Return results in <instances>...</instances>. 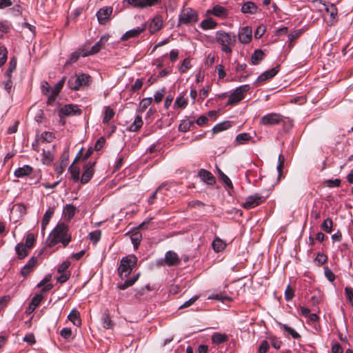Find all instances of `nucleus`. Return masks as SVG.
I'll use <instances>...</instances> for the list:
<instances>
[{"label": "nucleus", "mask_w": 353, "mask_h": 353, "mask_svg": "<svg viewBox=\"0 0 353 353\" xmlns=\"http://www.w3.org/2000/svg\"><path fill=\"white\" fill-rule=\"evenodd\" d=\"M69 228L64 223H59L49 236L47 243L49 247H53L59 243H61L63 247H66L71 241V235L69 234Z\"/></svg>", "instance_id": "obj_1"}, {"label": "nucleus", "mask_w": 353, "mask_h": 353, "mask_svg": "<svg viewBox=\"0 0 353 353\" xmlns=\"http://www.w3.org/2000/svg\"><path fill=\"white\" fill-rule=\"evenodd\" d=\"M216 39L217 43L221 46L222 50L226 53L232 51V47L236 42V37L234 34L221 30L216 32Z\"/></svg>", "instance_id": "obj_2"}, {"label": "nucleus", "mask_w": 353, "mask_h": 353, "mask_svg": "<svg viewBox=\"0 0 353 353\" xmlns=\"http://www.w3.org/2000/svg\"><path fill=\"white\" fill-rule=\"evenodd\" d=\"M137 258L133 255H128L123 257L121 261L118 272L121 279L127 277L137 265Z\"/></svg>", "instance_id": "obj_3"}, {"label": "nucleus", "mask_w": 353, "mask_h": 353, "mask_svg": "<svg viewBox=\"0 0 353 353\" xmlns=\"http://www.w3.org/2000/svg\"><path fill=\"white\" fill-rule=\"evenodd\" d=\"M90 76L85 74H75L70 77L68 85L71 90H78L81 86L88 85Z\"/></svg>", "instance_id": "obj_4"}, {"label": "nucleus", "mask_w": 353, "mask_h": 353, "mask_svg": "<svg viewBox=\"0 0 353 353\" xmlns=\"http://www.w3.org/2000/svg\"><path fill=\"white\" fill-rule=\"evenodd\" d=\"M198 19L196 11L190 8L183 9L179 17V26L194 23L197 22Z\"/></svg>", "instance_id": "obj_5"}, {"label": "nucleus", "mask_w": 353, "mask_h": 353, "mask_svg": "<svg viewBox=\"0 0 353 353\" xmlns=\"http://www.w3.org/2000/svg\"><path fill=\"white\" fill-rule=\"evenodd\" d=\"M283 117L279 114L270 113L264 115L261 119V123L264 125H274L283 121Z\"/></svg>", "instance_id": "obj_6"}, {"label": "nucleus", "mask_w": 353, "mask_h": 353, "mask_svg": "<svg viewBox=\"0 0 353 353\" xmlns=\"http://www.w3.org/2000/svg\"><path fill=\"white\" fill-rule=\"evenodd\" d=\"M265 201V197L259 194H254L247 197L244 202V208L250 209L255 208Z\"/></svg>", "instance_id": "obj_7"}, {"label": "nucleus", "mask_w": 353, "mask_h": 353, "mask_svg": "<svg viewBox=\"0 0 353 353\" xmlns=\"http://www.w3.org/2000/svg\"><path fill=\"white\" fill-rule=\"evenodd\" d=\"M279 72V68L275 67L270 70H268L264 72H263L261 75L258 77L256 80L254 82L256 86H259L265 82L267 80L272 79Z\"/></svg>", "instance_id": "obj_8"}, {"label": "nucleus", "mask_w": 353, "mask_h": 353, "mask_svg": "<svg viewBox=\"0 0 353 353\" xmlns=\"http://www.w3.org/2000/svg\"><path fill=\"white\" fill-rule=\"evenodd\" d=\"M82 110L78 108L77 105L68 104L64 105L59 110V115L65 117L80 115Z\"/></svg>", "instance_id": "obj_9"}, {"label": "nucleus", "mask_w": 353, "mask_h": 353, "mask_svg": "<svg viewBox=\"0 0 353 353\" xmlns=\"http://www.w3.org/2000/svg\"><path fill=\"white\" fill-rule=\"evenodd\" d=\"M94 164L95 162L92 163L89 161L86 165H85L83 167V172L81 177V183H86L91 179L94 172Z\"/></svg>", "instance_id": "obj_10"}, {"label": "nucleus", "mask_w": 353, "mask_h": 353, "mask_svg": "<svg viewBox=\"0 0 353 353\" xmlns=\"http://www.w3.org/2000/svg\"><path fill=\"white\" fill-rule=\"evenodd\" d=\"M108 35H104L101 37L100 40L91 48L90 51L85 52L82 54V57H87L88 55L94 54L99 52V50L104 46L105 43L108 41Z\"/></svg>", "instance_id": "obj_11"}, {"label": "nucleus", "mask_w": 353, "mask_h": 353, "mask_svg": "<svg viewBox=\"0 0 353 353\" xmlns=\"http://www.w3.org/2000/svg\"><path fill=\"white\" fill-rule=\"evenodd\" d=\"M112 12L111 7H103L97 12L98 21L100 24H104L109 21L110 15Z\"/></svg>", "instance_id": "obj_12"}, {"label": "nucleus", "mask_w": 353, "mask_h": 353, "mask_svg": "<svg viewBox=\"0 0 353 353\" xmlns=\"http://www.w3.org/2000/svg\"><path fill=\"white\" fill-rule=\"evenodd\" d=\"M65 81V77H63L56 85L52 88H51V93L49 94V98H48V103H52L54 101L57 96L60 92L62 89Z\"/></svg>", "instance_id": "obj_13"}, {"label": "nucleus", "mask_w": 353, "mask_h": 353, "mask_svg": "<svg viewBox=\"0 0 353 353\" xmlns=\"http://www.w3.org/2000/svg\"><path fill=\"white\" fill-rule=\"evenodd\" d=\"M145 29L146 25L143 23L139 27L128 30L121 37V40L126 41L130 38H135L138 37L141 32H143Z\"/></svg>", "instance_id": "obj_14"}, {"label": "nucleus", "mask_w": 353, "mask_h": 353, "mask_svg": "<svg viewBox=\"0 0 353 353\" xmlns=\"http://www.w3.org/2000/svg\"><path fill=\"white\" fill-rule=\"evenodd\" d=\"M258 169L259 168L256 164L250 165V168L245 173V178L248 183L256 185V182L258 180L256 179Z\"/></svg>", "instance_id": "obj_15"}, {"label": "nucleus", "mask_w": 353, "mask_h": 353, "mask_svg": "<svg viewBox=\"0 0 353 353\" xmlns=\"http://www.w3.org/2000/svg\"><path fill=\"white\" fill-rule=\"evenodd\" d=\"M243 99V85L238 87L228 99V105H234Z\"/></svg>", "instance_id": "obj_16"}, {"label": "nucleus", "mask_w": 353, "mask_h": 353, "mask_svg": "<svg viewBox=\"0 0 353 353\" xmlns=\"http://www.w3.org/2000/svg\"><path fill=\"white\" fill-rule=\"evenodd\" d=\"M164 261L168 266H174L180 263L177 254L173 251H168L165 253Z\"/></svg>", "instance_id": "obj_17"}, {"label": "nucleus", "mask_w": 353, "mask_h": 353, "mask_svg": "<svg viewBox=\"0 0 353 353\" xmlns=\"http://www.w3.org/2000/svg\"><path fill=\"white\" fill-rule=\"evenodd\" d=\"M199 176L202 179L203 181L206 183L208 185H214L216 183L215 177L212 175V174L205 170L201 169L198 173Z\"/></svg>", "instance_id": "obj_18"}, {"label": "nucleus", "mask_w": 353, "mask_h": 353, "mask_svg": "<svg viewBox=\"0 0 353 353\" xmlns=\"http://www.w3.org/2000/svg\"><path fill=\"white\" fill-rule=\"evenodd\" d=\"M163 26V19L161 16H155L149 26V30L151 33L154 34L161 29Z\"/></svg>", "instance_id": "obj_19"}, {"label": "nucleus", "mask_w": 353, "mask_h": 353, "mask_svg": "<svg viewBox=\"0 0 353 353\" xmlns=\"http://www.w3.org/2000/svg\"><path fill=\"white\" fill-rule=\"evenodd\" d=\"M37 263V259L35 256H32L28 263L23 267L21 270V274L24 277H26L36 266Z\"/></svg>", "instance_id": "obj_20"}, {"label": "nucleus", "mask_w": 353, "mask_h": 353, "mask_svg": "<svg viewBox=\"0 0 353 353\" xmlns=\"http://www.w3.org/2000/svg\"><path fill=\"white\" fill-rule=\"evenodd\" d=\"M207 14H213L217 17L224 19L228 16V10L221 6L216 5L212 10H208Z\"/></svg>", "instance_id": "obj_21"}, {"label": "nucleus", "mask_w": 353, "mask_h": 353, "mask_svg": "<svg viewBox=\"0 0 353 353\" xmlns=\"http://www.w3.org/2000/svg\"><path fill=\"white\" fill-rule=\"evenodd\" d=\"M29 250L23 243H19L15 246V252L19 259H25L28 255Z\"/></svg>", "instance_id": "obj_22"}, {"label": "nucleus", "mask_w": 353, "mask_h": 353, "mask_svg": "<svg viewBox=\"0 0 353 353\" xmlns=\"http://www.w3.org/2000/svg\"><path fill=\"white\" fill-rule=\"evenodd\" d=\"M32 172V168L30 165H26L21 168H17L14 171V176L20 178L29 175Z\"/></svg>", "instance_id": "obj_23"}, {"label": "nucleus", "mask_w": 353, "mask_h": 353, "mask_svg": "<svg viewBox=\"0 0 353 353\" xmlns=\"http://www.w3.org/2000/svg\"><path fill=\"white\" fill-rule=\"evenodd\" d=\"M265 56L262 50L257 49L254 50V53L250 57V62L252 65H258L259 62L263 59Z\"/></svg>", "instance_id": "obj_24"}, {"label": "nucleus", "mask_w": 353, "mask_h": 353, "mask_svg": "<svg viewBox=\"0 0 353 353\" xmlns=\"http://www.w3.org/2000/svg\"><path fill=\"white\" fill-rule=\"evenodd\" d=\"M68 319L76 326H79L81 324L79 312L74 309L69 314Z\"/></svg>", "instance_id": "obj_25"}, {"label": "nucleus", "mask_w": 353, "mask_h": 353, "mask_svg": "<svg viewBox=\"0 0 353 353\" xmlns=\"http://www.w3.org/2000/svg\"><path fill=\"white\" fill-rule=\"evenodd\" d=\"M228 336L225 334L215 332L212 336V341L214 344L221 345L228 341Z\"/></svg>", "instance_id": "obj_26"}, {"label": "nucleus", "mask_w": 353, "mask_h": 353, "mask_svg": "<svg viewBox=\"0 0 353 353\" xmlns=\"http://www.w3.org/2000/svg\"><path fill=\"white\" fill-rule=\"evenodd\" d=\"M43 299V296L41 294H36L31 300L29 306L28 311L29 312H32L40 304L41 301Z\"/></svg>", "instance_id": "obj_27"}, {"label": "nucleus", "mask_w": 353, "mask_h": 353, "mask_svg": "<svg viewBox=\"0 0 353 353\" xmlns=\"http://www.w3.org/2000/svg\"><path fill=\"white\" fill-rule=\"evenodd\" d=\"M216 170L219 180L223 182L228 188H232V183L228 176H226L218 166H216Z\"/></svg>", "instance_id": "obj_28"}, {"label": "nucleus", "mask_w": 353, "mask_h": 353, "mask_svg": "<svg viewBox=\"0 0 353 353\" xmlns=\"http://www.w3.org/2000/svg\"><path fill=\"white\" fill-rule=\"evenodd\" d=\"M217 26V23L212 18L204 19L200 23V26L203 30L213 29Z\"/></svg>", "instance_id": "obj_29"}, {"label": "nucleus", "mask_w": 353, "mask_h": 353, "mask_svg": "<svg viewBox=\"0 0 353 353\" xmlns=\"http://www.w3.org/2000/svg\"><path fill=\"white\" fill-rule=\"evenodd\" d=\"M54 212V208H50L46 212L42 223H41V228L42 230H44L46 229V225L48 224L51 217L52 216Z\"/></svg>", "instance_id": "obj_30"}, {"label": "nucleus", "mask_w": 353, "mask_h": 353, "mask_svg": "<svg viewBox=\"0 0 353 353\" xmlns=\"http://www.w3.org/2000/svg\"><path fill=\"white\" fill-rule=\"evenodd\" d=\"M212 246L215 252H219L225 248L226 244L221 239L216 238L213 241Z\"/></svg>", "instance_id": "obj_31"}, {"label": "nucleus", "mask_w": 353, "mask_h": 353, "mask_svg": "<svg viewBox=\"0 0 353 353\" xmlns=\"http://www.w3.org/2000/svg\"><path fill=\"white\" fill-rule=\"evenodd\" d=\"M194 120H182L179 125V130L183 132H188V130H190L191 126L194 124Z\"/></svg>", "instance_id": "obj_32"}, {"label": "nucleus", "mask_w": 353, "mask_h": 353, "mask_svg": "<svg viewBox=\"0 0 353 353\" xmlns=\"http://www.w3.org/2000/svg\"><path fill=\"white\" fill-rule=\"evenodd\" d=\"M279 325L285 332L290 334L293 339H298L301 337L300 334L291 327L281 323H279Z\"/></svg>", "instance_id": "obj_33"}, {"label": "nucleus", "mask_w": 353, "mask_h": 353, "mask_svg": "<svg viewBox=\"0 0 353 353\" xmlns=\"http://www.w3.org/2000/svg\"><path fill=\"white\" fill-rule=\"evenodd\" d=\"M257 10L258 7L254 2H244V13L255 14Z\"/></svg>", "instance_id": "obj_34"}, {"label": "nucleus", "mask_w": 353, "mask_h": 353, "mask_svg": "<svg viewBox=\"0 0 353 353\" xmlns=\"http://www.w3.org/2000/svg\"><path fill=\"white\" fill-rule=\"evenodd\" d=\"M143 125V121L141 116H137L134 122L129 127V130L132 132L138 131Z\"/></svg>", "instance_id": "obj_35"}, {"label": "nucleus", "mask_w": 353, "mask_h": 353, "mask_svg": "<svg viewBox=\"0 0 353 353\" xmlns=\"http://www.w3.org/2000/svg\"><path fill=\"white\" fill-rule=\"evenodd\" d=\"M65 216L68 220H70L75 214L76 208L70 204H67L63 210Z\"/></svg>", "instance_id": "obj_36"}, {"label": "nucleus", "mask_w": 353, "mask_h": 353, "mask_svg": "<svg viewBox=\"0 0 353 353\" xmlns=\"http://www.w3.org/2000/svg\"><path fill=\"white\" fill-rule=\"evenodd\" d=\"M102 323H103V327L105 329H110L114 325V323H112V320L110 319V314L108 310H106L103 314V319H102Z\"/></svg>", "instance_id": "obj_37"}, {"label": "nucleus", "mask_w": 353, "mask_h": 353, "mask_svg": "<svg viewBox=\"0 0 353 353\" xmlns=\"http://www.w3.org/2000/svg\"><path fill=\"white\" fill-rule=\"evenodd\" d=\"M323 5L325 6V11L330 14L331 18L335 19L338 14V10L336 7L333 3H323Z\"/></svg>", "instance_id": "obj_38"}, {"label": "nucleus", "mask_w": 353, "mask_h": 353, "mask_svg": "<svg viewBox=\"0 0 353 353\" xmlns=\"http://www.w3.org/2000/svg\"><path fill=\"white\" fill-rule=\"evenodd\" d=\"M53 161V154L51 150L43 149V159L42 161L44 164L49 165Z\"/></svg>", "instance_id": "obj_39"}, {"label": "nucleus", "mask_w": 353, "mask_h": 353, "mask_svg": "<svg viewBox=\"0 0 353 353\" xmlns=\"http://www.w3.org/2000/svg\"><path fill=\"white\" fill-rule=\"evenodd\" d=\"M333 221L332 219L327 218L321 225V228L327 233H331L332 231Z\"/></svg>", "instance_id": "obj_40"}, {"label": "nucleus", "mask_w": 353, "mask_h": 353, "mask_svg": "<svg viewBox=\"0 0 353 353\" xmlns=\"http://www.w3.org/2000/svg\"><path fill=\"white\" fill-rule=\"evenodd\" d=\"M114 111L110 107H105L103 123H108L114 116Z\"/></svg>", "instance_id": "obj_41"}, {"label": "nucleus", "mask_w": 353, "mask_h": 353, "mask_svg": "<svg viewBox=\"0 0 353 353\" xmlns=\"http://www.w3.org/2000/svg\"><path fill=\"white\" fill-rule=\"evenodd\" d=\"M139 274H137L133 278L127 279L123 283L118 285V288L120 290H125L128 287L132 286L137 280Z\"/></svg>", "instance_id": "obj_42"}, {"label": "nucleus", "mask_w": 353, "mask_h": 353, "mask_svg": "<svg viewBox=\"0 0 353 353\" xmlns=\"http://www.w3.org/2000/svg\"><path fill=\"white\" fill-rule=\"evenodd\" d=\"M54 138L55 137L52 132H44L41 134V141L43 143H51Z\"/></svg>", "instance_id": "obj_43"}, {"label": "nucleus", "mask_w": 353, "mask_h": 353, "mask_svg": "<svg viewBox=\"0 0 353 353\" xmlns=\"http://www.w3.org/2000/svg\"><path fill=\"white\" fill-rule=\"evenodd\" d=\"M69 171L71 174V177L74 181H78L79 180L80 170L77 167L72 166L71 165L69 168Z\"/></svg>", "instance_id": "obj_44"}, {"label": "nucleus", "mask_w": 353, "mask_h": 353, "mask_svg": "<svg viewBox=\"0 0 353 353\" xmlns=\"http://www.w3.org/2000/svg\"><path fill=\"white\" fill-rule=\"evenodd\" d=\"M17 67V59L13 57L9 62V67L6 71V76L8 78H11L12 72L16 69Z\"/></svg>", "instance_id": "obj_45"}, {"label": "nucleus", "mask_w": 353, "mask_h": 353, "mask_svg": "<svg viewBox=\"0 0 353 353\" xmlns=\"http://www.w3.org/2000/svg\"><path fill=\"white\" fill-rule=\"evenodd\" d=\"M35 243V237L33 234L30 233L26 236V243L24 245L27 246V248L30 250L34 245Z\"/></svg>", "instance_id": "obj_46"}, {"label": "nucleus", "mask_w": 353, "mask_h": 353, "mask_svg": "<svg viewBox=\"0 0 353 353\" xmlns=\"http://www.w3.org/2000/svg\"><path fill=\"white\" fill-rule=\"evenodd\" d=\"M252 30L249 26L244 27V43H249L252 40Z\"/></svg>", "instance_id": "obj_47"}, {"label": "nucleus", "mask_w": 353, "mask_h": 353, "mask_svg": "<svg viewBox=\"0 0 353 353\" xmlns=\"http://www.w3.org/2000/svg\"><path fill=\"white\" fill-rule=\"evenodd\" d=\"M101 232L99 230L92 232L89 234L90 241L94 243H97L101 239Z\"/></svg>", "instance_id": "obj_48"}, {"label": "nucleus", "mask_w": 353, "mask_h": 353, "mask_svg": "<svg viewBox=\"0 0 353 353\" xmlns=\"http://www.w3.org/2000/svg\"><path fill=\"white\" fill-rule=\"evenodd\" d=\"M187 105L188 100L183 97H177L174 101V105L181 108H185Z\"/></svg>", "instance_id": "obj_49"}, {"label": "nucleus", "mask_w": 353, "mask_h": 353, "mask_svg": "<svg viewBox=\"0 0 353 353\" xmlns=\"http://www.w3.org/2000/svg\"><path fill=\"white\" fill-rule=\"evenodd\" d=\"M8 51L6 47L0 46V65H3L7 60Z\"/></svg>", "instance_id": "obj_50"}, {"label": "nucleus", "mask_w": 353, "mask_h": 353, "mask_svg": "<svg viewBox=\"0 0 353 353\" xmlns=\"http://www.w3.org/2000/svg\"><path fill=\"white\" fill-rule=\"evenodd\" d=\"M192 67L190 63V60L189 58H186L183 61L182 65L179 68V71L181 73H185L188 70H189Z\"/></svg>", "instance_id": "obj_51"}, {"label": "nucleus", "mask_w": 353, "mask_h": 353, "mask_svg": "<svg viewBox=\"0 0 353 353\" xmlns=\"http://www.w3.org/2000/svg\"><path fill=\"white\" fill-rule=\"evenodd\" d=\"M345 294L347 300L350 302V303L353 306V289L351 287H345Z\"/></svg>", "instance_id": "obj_52"}, {"label": "nucleus", "mask_w": 353, "mask_h": 353, "mask_svg": "<svg viewBox=\"0 0 353 353\" xmlns=\"http://www.w3.org/2000/svg\"><path fill=\"white\" fill-rule=\"evenodd\" d=\"M341 182V181L340 179H327L325 181V183L328 188H334L340 186Z\"/></svg>", "instance_id": "obj_53"}, {"label": "nucleus", "mask_w": 353, "mask_h": 353, "mask_svg": "<svg viewBox=\"0 0 353 353\" xmlns=\"http://www.w3.org/2000/svg\"><path fill=\"white\" fill-rule=\"evenodd\" d=\"M284 161H285L284 157L283 156V154H280L279 156V158H278V165H277V167H276V170H277V172H278L279 177L281 176V174L282 173V170H283V168Z\"/></svg>", "instance_id": "obj_54"}, {"label": "nucleus", "mask_w": 353, "mask_h": 353, "mask_svg": "<svg viewBox=\"0 0 353 353\" xmlns=\"http://www.w3.org/2000/svg\"><path fill=\"white\" fill-rule=\"evenodd\" d=\"M11 25L8 21H0V31L7 33L10 30Z\"/></svg>", "instance_id": "obj_55"}, {"label": "nucleus", "mask_w": 353, "mask_h": 353, "mask_svg": "<svg viewBox=\"0 0 353 353\" xmlns=\"http://www.w3.org/2000/svg\"><path fill=\"white\" fill-rule=\"evenodd\" d=\"M270 342L271 345L276 350H278L280 348L281 345V341L279 340L275 336H271L269 338Z\"/></svg>", "instance_id": "obj_56"}, {"label": "nucleus", "mask_w": 353, "mask_h": 353, "mask_svg": "<svg viewBox=\"0 0 353 353\" xmlns=\"http://www.w3.org/2000/svg\"><path fill=\"white\" fill-rule=\"evenodd\" d=\"M327 260V257L325 254H323V253H318L316 256V259H315V261L318 263V264L319 265H322L323 264H324Z\"/></svg>", "instance_id": "obj_57"}, {"label": "nucleus", "mask_w": 353, "mask_h": 353, "mask_svg": "<svg viewBox=\"0 0 353 353\" xmlns=\"http://www.w3.org/2000/svg\"><path fill=\"white\" fill-rule=\"evenodd\" d=\"M266 28L264 26H259L254 32V37L256 39L261 38L265 33Z\"/></svg>", "instance_id": "obj_58"}, {"label": "nucleus", "mask_w": 353, "mask_h": 353, "mask_svg": "<svg viewBox=\"0 0 353 353\" xmlns=\"http://www.w3.org/2000/svg\"><path fill=\"white\" fill-rule=\"evenodd\" d=\"M270 347V343L268 341H263L259 345V352L266 353Z\"/></svg>", "instance_id": "obj_59"}, {"label": "nucleus", "mask_w": 353, "mask_h": 353, "mask_svg": "<svg viewBox=\"0 0 353 353\" xmlns=\"http://www.w3.org/2000/svg\"><path fill=\"white\" fill-rule=\"evenodd\" d=\"M324 274L325 277L330 281H334L335 279V275L332 271L327 267L324 268Z\"/></svg>", "instance_id": "obj_60"}, {"label": "nucleus", "mask_w": 353, "mask_h": 353, "mask_svg": "<svg viewBox=\"0 0 353 353\" xmlns=\"http://www.w3.org/2000/svg\"><path fill=\"white\" fill-rule=\"evenodd\" d=\"M70 262L68 261H65L63 262L58 268L59 273H68L66 272L67 269L70 267Z\"/></svg>", "instance_id": "obj_61"}, {"label": "nucleus", "mask_w": 353, "mask_h": 353, "mask_svg": "<svg viewBox=\"0 0 353 353\" xmlns=\"http://www.w3.org/2000/svg\"><path fill=\"white\" fill-rule=\"evenodd\" d=\"M41 90L42 92L49 98V94L51 93V87L48 82L44 81L43 83L41 85Z\"/></svg>", "instance_id": "obj_62"}, {"label": "nucleus", "mask_w": 353, "mask_h": 353, "mask_svg": "<svg viewBox=\"0 0 353 353\" xmlns=\"http://www.w3.org/2000/svg\"><path fill=\"white\" fill-rule=\"evenodd\" d=\"M294 296L293 290L288 285L285 292V299L286 301H290Z\"/></svg>", "instance_id": "obj_63"}, {"label": "nucleus", "mask_w": 353, "mask_h": 353, "mask_svg": "<svg viewBox=\"0 0 353 353\" xmlns=\"http://www.w3.org/2000/svg\"><path fill=\"white\" fill-rule=\"evenodd\" d=\"M60 335L65 339H69L72 335V330L70 328L65 327L61 330Z\"/></svg>", "instance_id": "obj_64"}]
</instances>
